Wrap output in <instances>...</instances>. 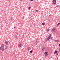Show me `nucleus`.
I'll return each instance as SVG.
<instances>
[{
  "mask_svg": "<svg viewBox=\"0 0 60 60\" xmlns=\"http://www.w3.org/2000/svg\"><path fill=\"white\" fill-rule=\"evenodd\" d=\"M58 55V53H57V54H56L57 56V55Z\"/></svg>",
  "mask_w": 60,
  "mask_h": 60,
  "instance_id": "aec40b11",
  "label": "nucleus"
},
{
  "mask_svg": "<svg viewBox=\"0 0 60 60\" xmlns=\"http://www.w3.org/2000/svg\"><path fill=\"white\" fill-rule=\"evenodd\" d=\"M9 1H10L11 0H8Z\"/></svg>",
  "mask_w": 60,
  "mask_h": 60,
  "instance_id": "2f4dec72",
  "label": "nucleus"
},
{
  "mask_svg": "<svg viewBox=\"0 0 60 60\" xmlns=\"http://www.w3.org/2000/svg\"><path fill=\"white\" fill-rule=\"evenodd\" d=\"M51 31L52 32H54L55 31V28L51 30Z\"/></svg>",
  "mask_w": 60,
  "mask_h": 60,
  "instance_id": "39448f33",
  "label": "nucleus"
},
{
  "mask_svg": "<svg viewBox=\"0 0 60 60\" xmlns=\"http://www.w3.org/2000/svg\"><path fill=\"white\" fill-rule=\"evenodd\" d=\"M56 0H53V4H56Z\"/></svg>",
  "mask_w": 60,
  "mask_h": 60,
  "instance_id": "f03ea898",
  "label": "nucleus"
},
{
  "mask_svg": "<svg viewBox=\"0 0 60 60\" xmlns=\"http://www.w3.org/2000/svg\"><path fill=\"white\" fill-rule=\"evenodd\" d=\"M44 54H45V56L46 57L48 56V53L47 52H45L44 53Z\"/></svg>",
  "mask_w": 60,
  "mask_h": 60,
  "instance_id": "7ed1b4c3",
  "label": "nucleus"
},
{
  "mask_svg": "<svg viewBox=\"0 0 60 60\" xmlns=\"http://www.w3.org/2000/svg\"><path fill=\"white\" fill-rule=\"evenodd\" d=\"M27 49L28 50H30L31 48L29 47H27Z\"/></svg>",
  "mask_w": 60,
  "mask_h": 60,
  "instance_id": "6e6552de",
  "label": "nucleus"
},
{
  "mask_svg": "<svg viewBox=\"0 0 60 60\" xmlns=\"http://www.w3.org/2000/svg\"><path fill=\"white\" fill-rule=\"evenodd\" d=\"M17 38V36H16V37H15V38Z\"/></svg>",
  "mask_w": 60,
  "mask_h": 60,
  "instance_id": "393cba45",
  "label": "nucleus"
},
{
  "mask_svg": "<svg viewBox=\"0 0 60 60\" xmlns=\"http://www.w3.org/2000/svg\"><path fill=\"white\" fill-rule=\"evenodd\" d=\"M59 25H60L59 23H58V24H57V26H58Z\"/></svg>",
  "mask_w": 60,
  "mask_h": 60,
  "instance_id": "dca6fc26",
  "label": "nucleus"
},
{
  "mask_svg": "<svg viewBox=\"0 0 60 60\" xmlns=\"http://www.w3.org/2000/svg\"><path fill=\"white\" fill-rule=\"evenodd\" d=\"M49 30H49V29H47V32H48V31H49Z\"/></svg>",
  "mask_w": 60,
  "mask_h": 60,
  "instance_id": "f8f14e48",
  "label": "nucleus"
},
{
  "mask_svg": "<svg viewBox=\"0 0 60 60\" xmlns=\"http://www.w3.org/2000/svg\"><path fill=\"white\" fill-rule=\"evenodd\" d=\"M4 44H1L0 49V50H2V51H4Z\"/></svg>",
  "mask_w": 60,
  "mask_h": 60,
  "instance_id": "f257e3e1",
  "label": "nucleus"
},
{
  "mask_svg": "<svg viewBox=\"0 0 60 60\" xmlns=\"http://www.w3.org/2000/svg\"><path fill=\"white\" fill-rule=\"evenodd\" d=\"M45 24L43 22V23H42V25H43V26H44V25Z\"/></svg>",
  "mask_w": 60,
  "mask_h": 60,
  "instance_id": "2eb2a0df",
  "label": "nucleus"
},
{
  "mask_svg": "<svg viewBox=\"0 0 60 60\" xmlns=\"http://www.w3.org/2000/svg\"><path fill=\"white\" fill-rule=\"evenodd\" d=\"M57 52H57V51H56V50L55 51V52H54V53L55 54H56V53H57Z\"/></svg>",
  "mask_w": 60,
  "mask_h": 60,
  "instance_id": "9d476101",
  "label": "nucleus"
},
{
  "mask_svg": "<svg viewBox=\"0 0 60 60\" xmlns=\"http://www.w3.org/2000/svg\"><path fill=\"white\" fill-rule=\"evenodd\" d=\"M28 9L29 10H30V9H31V7H29L28 8Z\"/></svg>",
  "mask_w": 60,
  "mask_h": 60,
  "instance_id": "ddd939ff",
  "label": "nucleus"
},
{
  "mask_svg": "<svg viewBox=\"0 0 60 60\" xmlns=\"http://www.w3.org/2000/svg\"><path fill=\"white\" fill-rule=\"evenodd\" d=\"M14 28H15V29L16 28V27L15 26L14 27Z\"/></svg>",
  "mask_w": 60,
  "mask_h": 60,
  "instance_id": "b1692460",
  "label": "nucleus"
},
{
  "mask_svg": "<svg viewBox=\"0 0 60 60\" xmlns=\"http://www.w3.org/2000/svg\"><path fill=\"white\" fill-rule=\"evenodd\" d=\"M49 19V20H50L49 19Z\"/></svg>",
  "mask_w": 60,
  "mask_h": 60,
  "instance_id": "c756f323",
  "label": "nucleus"
},
{
  "mask_svg": "<svg viewBox=\"0 0 60 60\" xmlns=\"http://www.w3.org/2000/svg\"><path fill=\"white\" fill-rule=\"evenodd\" d=\"M59 47H60V44H59Z\"/></svg>",
  "mask_w": 60,
  "mask_h": 60,
  "instance_id": "4be33fe9",
  "label": "nucleus"
},
{
  "mask_svg": "<svg viewBox=\"0 0 60 60\" xmlns=\"http://www.w3.org/2000/svg\"><path fill=\"white\" fill-rule=\"evenodd\" d=\"M59 23L60 25V22Z\"/></svg>",
  "mask_w": 60,
  "mask_h": 60,
  "instance_id": "cd10ccee",
  "label": "nucleus"
},
{
  "mask_svg": "<svg viewBox=\"0 0 60 60\" xmlns=\"http://www.w3.org/2000/svg\"><path fill=\"white\" fill-rule=\"evenodd\" d=\"M38 39H37L35 43V44L37 45L38 44Z\"/></svg>",
  "mask_w": 60,
  "mask_h": 60,
  "instance_id": "423d86ee",
  "label": "nucleus"
},
{
  "mask_svg": "<svg viewBox=\"0 0 60 60\" xmlns=\"http://www.w3.org/2000/svg\"><path fill=\"white\" fill-rule=\"evenodd\" d=\"M22 0H21V1H22Z\"/></svg>",
  "mask_w": 60,
  "mask_h": 60,
  "instance_id": "c85d7f7f",
  "label": "nucleus"
},
{
  "mask_svg": "<svg viewBox=\"0 0 60 60\" xmlns=\"http://www.w3.org/2000/svg\"><path fill=\"white\" fill-rule=\"evenodd\" d=\"M18 47L19 48H20V47H21V46H22V45H21V44H19L18 45Z\"/></svg>",
  "mask_w": 60,
  "mask_h": 60,
  "instance_id": "0eeeda50",
  "label": "nucleus"
},
{
  "mask_svg": "<svg viewBox=\"0 0 60 60\" xmlns=\"http://www.w3.org/2000/svg\"><path fill=\"white\" fill-rule=\"evenodd\" d=\"M45 49V47H44L43 48H42V51H44Z\"/></svg>",
  "mask_w": 60,
  "mask_h": 60,
  "instance_id": "1a4fd4ad",
  "label": "nucleus"
},
{
  "mask_svg": "<svg viewBox=\"0 0 60 60\" xmlns=\"http://www.w3.org/2000/svg\"><path fill=\"white\" fill-rule=\"evenodd\" d=\"M1 53H2V52H1Z\"/></svg>",
  "mask_w": 60,
  "mask_h": 60,
  "instance_id": "7c9ffc66",
  "label": "nucleus"
},
{
  "mask_svg": "<svg viewBox=\"0 0 60 60\" xmlns=\"http://www.w3.org/2000/svg\"><path fill=\"white\" fill-rule=\"evenodd\" d=\"M51 38V36L50 35L49 36L48 38V41H49V39H50Z\"/></svg>",
  "mask_w": 60,
  "mask_h": 60,
  "instance_id": "20e7f679",
  "label": "nucleus"
},
{
  "mask_svg": "<svg viewBox=\"0 0 60 60\" xmlns=\"http://www.w3.org/2000/svg\"><path fill=\"white\" fill-rule=\"evenodd\" d=\"M45 41H48V38L47 39L46 38L45 39Z\"/></svg>",
  "mask_w": 60,
  "mask_h": 60,
  "instance_id": "a211bd4d",
  "label": "nucleus"
},
{
  "mask_svg": "<svg viewBox=\"0 0 60 60\" xmlns=\"http://www.w3.org/2000/svg\"><path fill=\"white\" fill-rule=\"evenodd\" d=\"M1 26H2V27H3V26L2 25Z\"/></svg>",
  "mask_w": 60,
  "mask_h": 60,
  "instance_id": "bb28decb",
  "label": "nucleus"
},
{
  "mask_svg": "<svg viewBox=\"0 0 60 60\" xmlns=\"http://www.w3.org/2000/svg\"><path fill=\"white\" fill-rule=\"evenodd\" d=\"M32 52H33V51H32L31 50L30 51V53H32Z\"/></svg>",
  "mask_w": 60,
  "mask_h": 60,
  "instance_id": "f3484780",
  "label": "nucleus"
},
{
  "mask_svg": "<svg viewBox=\"0 0 60 60\" xmlns=\"http://www.w3.org/2000/svg\"><path fill=\"white\" fill-rule=\"evenodd\" d=\"M5 43H6V45H7V44H8V43L7 42H5Z\"/></svg>",
  "mask_w": 60,
  "mask_h": 60,
  "instance_id": "4468645a",
  "label": "nucleus"
},
{
  "mask_svg": "<svg viewBox=\"0 0 60 60\" xmlns=\"http://www.w3.org/2000/svg\"><path fill=\"white\" fill-rule=\"evenodd\" d=\"M30 1H33V0H30Z\"/></svg>",
  "mask_w": 60,
  "mask_h": 60,
  "instance_id": "a878e982",
  "label": "nucleus"
},
{
  "mask_svg": "<svg viewBox=\"0 0 60 60\" xmlns=\"http://www.w3.org/2000/svg\"><path fill=\"white\" fill-rule=\"evenodd\" d=\"M7 49V48L6 47L5 48V49H4V50H6V49Z\"/></svg>",
  "mask_w": 60,
  "mask_h": 60,
  "instance_id": "6ab92c4d",
  "label": "nucleus"
},
{
  "mask_svg": "<svg viewBox=\"0 0 60 60\" xmlns=\"http://www.w3.org/2000/svg\"><path fill=\"white\" fill-rule=\"evenodd\" d=\"M11 46H10L9 47L10 48H11Z\"/></svg>",
  "mask_w": 60,
  "mask_h": 60,
  "instance_id": "412c9836",
  "label": "nucleus"
},
{
  "mask_svg": "<svg viewBox=\"0 0 60 60\" xmlns=\"http://www.w3.org/2000/svg\"><path fill=\"white\" fill-rule=\"evenodd\" d=\"M36 11L37 12H38V10H37Z\"/></svg>",
  "mask_w": 60,
  "mask_h": 60,
  "instance_id": "5701e85b",
  "label": "nucleus"
},
{
  "mask_svg": "<svg viewBox=\"0 0 60 60\" xmlns=\"http://www.w3.org/2000/svg\"><path fill=\"white\" fill-rule=\"evenodd\" d=\"M55 41H56V42H58L59 41L58 40H55Z\"/></svg>",
  "mask_w": 60,
  "mask_h": 60,
  "instance_id": "9b49d317",
  "label": "nucleus"
}]
</instances>
